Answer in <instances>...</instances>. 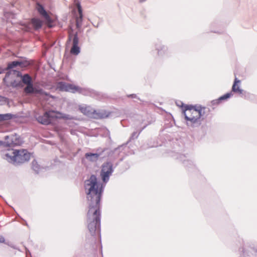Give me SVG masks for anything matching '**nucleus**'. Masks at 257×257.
<instances>
[{
    "label": "nucleus",
    "mask_w": 257,
    "mask_h": 257,
    "mask_svg": "<svg viewBox=\"0 0 257 257\" xmlns=\"http://www.w3.org/2000/svg\"><path fill=\"white\" fill-rule=\"evenodd\" d=\"M9 102V99L6 97L0 95V105H4Z\"/></svg>",
    "instance_id": "nucleus-30"
},
{
    "label": "nucleus",
    "mask_w": 257,
    "mask_h": 257,
    "mask_svg": "<svg viewBox=\"0 0 257 257\" xmlns=\"http://www.w3.org/2000/svg\"><path fill=\"white\" fill-rule=\"evenodd\" d=\"M77 8L79 14V16L76 18V26L78 29L81 28L83 19L82 9L80 3L77 4Z\"/></svg>",
    "instance_id": "nucleus-14"
},
{
    "label": "nucleus",
    "mask_w": 257,
    "mask_h": 257,
    "mask_svg": "<svg viewBox=\"0 0 257 257\" xmlns=\"http://www.w3.org/2000/svg\"><path fill=\"white\" fill-rule=\"evenodd\" d=\"M93 26L96 27V28H98V24H97L96 25H93Z\"/></svg>",
    "instance_id": "nucleus-46"
},
{
    "label": "nucleus",
    "mask_w": 257,
    "mask_h": 257,
    "mask_svg": "<svg viewBox=\"0 0 257 257\" xmlns=\"http://www.w3.org/2000/svg\"><path fill=\"white\" fill-rule=\"evenodd\" d=\"M26 85L24 90V92L27 94H33V90L35 87L33 82Z\"/></svg>",
    "instance_id": "nucleus-24"
},
{
    "label": "nucleus",
    "mask_w": 257,
    "mask_h": 257,
    "mask_svg": "<svg viewBox=\"0 0 257 257\" xmlns=\"http://www.w3.org/2000/svg\"><path fill=\"white\" fill-rule=\"evenodd\" d=\"M31 23L36 31L40 29L43 25V21L39 18H33L31 20Z\"/></svg>",
    "instance_id": "nucleus-17"
},
{
    "label": "nucleus",
    "mask_w": 257,
    "mask_h": 257,
    "mask_svg": "<svg viewBox=\"0 0 257 257\" xmlns=\"http://www.w3.org/2000/svg\"><path fill=\"white\" fill-rule=\"evenodd\" d=\"M6 70H7L6 68H0V74L3 73Z\"/></svg>",
    "instance_id": "nucleus-43"
},
{
    "label": "nucleus",
    "mask_w": 257,
    "mask_h": 257,
    "mask_svg": "<svg viewBox=\"0 0 257 257\" xmlns=\"http://www.w3.org/2000/svg\"><path fill=\"white\" fill-rule=\"evenodd\" d=\"M84 189L86 195L88 210L87 214V228L92 236V240L96 241L95 235L100 238L101 226L100 200L104 188L97 177L91 175L84 182Z\"/></svg>",
    "instance_id": "nucleus-1"
},
{
    "label": "nucleus",
    "mask_w": 257,
    "mask_h": 257,
    "mask_svg": "<svg viewBox=\"0 0 257 257\" xmlns=\"http://www.w3.org/2000/svg\"><path fill=\"white\" fill-rule=\"evenodd\" d=\"M0 243H5V238L2 235H0Z\"/></svg>",
    "instance_id": "nucleus-37"
},
{
    "label": "nucleus",
    "mask_w": 257,
    "mask_h": 257,
    "mask_svg": "<svg viewBox=\"0 0 257 257\" xmlns=\"http://www.w3.org/2000/svg\"><path fill=\"white\" fill-rule=\"evenodd\" d=\"M11 85L13 88H17L19 87H22L23 85L22 84V81L17 80H14L11 83Z\"/></svg>",
    "instance_id": "nucleus-28"
},
{
    "label": "nucleus",
    "mask_w": 257,
    "mask_h": 257,
    "mask_svg": "<svg viewBox=\"0 0 257 257\" xmlns=\"http://www.w3.org/2000/svg\"><path fill=\"white\" fill-rule=\"evenodd\" d=\"M4 140V141L0 140V147L8 149L9 150L15 146L20 145L22 143L21 138L16 133L6 136Z\"/></svg>",
    "instance_id": "nucleus-4"
},
{
    "label": "nucleus",
    "mask_w": 257,
    "mask_h": 257,
    "mask_svg": "<svg viewBox=\"0 0 257 257\" xmlns=\"http://www.w3.org/2000/svg\"><path fill=\"white\" fill-rule=\"evenodd\" d=\"M77 92L84 95H88L90 93V91L88 89L81 88L79 86H76L75 88V93Z\"/></svg>",
    "instance_id": "nucleus-21"
},
{
    "label": "nucleus",
    "mask_w": 257,
    "mask_h": 257,
    "mask_svg": "<svg viewBox=\"0 0 257 257\" xmlns=\"http://www.w3.org/2000/svg\"><path fill=\"white\" fill-rule=\"evenodd\" d=\"M79 109L84 115L92 117L93 111L90 110V107H80Z\"/></svg>",
    "instance_id": "nucleus-22"
},
{
    "label": "nucleus",
    "mask_w": 257,
    "mask_h": 257,
    "mask_svg": "<svg viewBox=\"0 0 257 257\" xmlns=\"http://www.w3.org/2000/svg\"><path fill=\"white\" fill-rule=\"evenodd\" d=\"M240 81L238 80L236 78H235L232 87V91L234 92H238L240 95H241V96L243 97V93L244 94V97H246V94H248V93H246L245 91L241 88L239 86L236 87V85L238 83H240Z\"/></svg>",
    "instance_id": "nucleus-15"
},
{
    "label": "nucleus",
    "mask_w": 257,
    "mask_h": 257,
    "mask_svg": "<svg viewBox=\"0 0 257 257\" xmlns=\"http://www.w3.org/2000/svg\"><path fill=\"white\" fill-rule=\"evenodd\" d=\"M47 112H49V119H50L51 121H52V119H55V117L56 116V114L54 115L52 114L53 113H55V110H50L47 111Z\"/></svg>",
    "instance_id": "nucleus-31"
},
{
    "label": "nucleus",
    "mask_w": 257,
    "mask_h": 257,
    "mask_svg": "<svg viewBox=\"0 0 257 257\" xmlns=\"http://www.w3.org/2000/svg\"><path fill=\"white\" fill-rule=\"evenodd\" d=\"M218 100H220L221 101L222 100H226V99L224 97V95H223L222 96H220V97L218 98Z\"/></svg>",
    "instance_id": "nucleus-40"
},
{
    "label": "nucleus",
    "mask_w": 257,
    "mask_h": 257,
    "mask_svg": "<svg viewBox=\"0 0 257 257\" xmlns=\"http://www.w3.org/2000/svg\"><path fill=\"white\" fill-rule=\"evenodd\" d=\"M25 249H26V252L27 254H28V252H29V253L30 254V251L26 247H25Z\"/></svg>",
    "instance_id": "nucleus-44"
},
{
    "label": "nucleus",
    "mask_w": 257,
    "mask_h": 257,
    "mask_svg": "<svg viewBox=\"0 0 257 257\" xmlns=\"http://www.w3.org/2000/svg\"><path fill=\"white\" fill-rule=\"evenodd\" d=\"M155 46L158 56L163 57L168 55L169 52L167 47L162 44L161 42L158 41L155 43Z\"/></svg>",
    "instance_id": "nucleus-11"
},
{
    "label": "nucleus",
    "mask_w": 257,
    "mask_h": 257,
    "mask_svg": "<svg viewBox=\"0 0 257 257\" xmlns=\"http://www.w3.org/2000/svg\"><path fill=\"white\" fill-rule=\"evenodd\" d=\"M108 114L104 110H99L97 111L93 110L92 117L95 119H101L106 118L108 117Z\"/></svg>",
    "instance_id": "nucleus-16"
},
{
    "label": "nucleus",
    "mask_w": 257,
    "mask_h": 257,
    "mask_svg": "<svg viewBox=\"0 0 257 257\" xmlns=\"http://www.w3.org/2000/svg\"><path fill=\"white\" fill-rule=\"evenodd\" d=\"M18 66L23 67L24 66V63L21 61H14L11 62H9L8 64L7 67L6 68L7 70H10L14 68H15Z\"/></svg>",
    "instance_id": "nucleus-20"
},
{
    "label": "nucleus",
    "mask_w": 257,
    "mask_h": 257,
    "mask_svg": "<svg viewBox=\"0 0 257 257\" xmlns=\"http://www.w3.org/2000/svg\"><path fill=\"white\" fill-rule=\"evenodd\" d=\"M14 116L13 114L9 113L0 114V121L10 120L14 117Z\"/></svg>",
    "instance_id": "nucleus-25"
},
{
    "label": "nucleus",
    "mask_w": 257,
    "mask_h": 257,
    "mask_svg": "<svg viewBox=\"0 0 257 257\" xmlns=\"http://www.w3.org/2000/svg\"><path fill=\"white\" fill-rule=\"evenodd\" d=\"M36 8L39 14L44 18L48 27H52L53 21L48 15L44 7L40 4L37 3Z\"/></svg>",
    "instance_id": "nucleus-9"
},
{
    "label": "nucleus",
    "mask_w": 257,
    "mask_h": 257,
    "mask_svg": "<svg viewBox=\"0 0 257 257\" xmlns=\"http://www.w3.org/2000/svg\"><path fill=\"white\" fill-rule=\"evenodd\" d=\"M121 147V146H119L113 150L107 148L102 149L103 155H105L106 156L105 158H107L109 160L108 161L111 162L117 159L120 153L119 148Z\"/></svg>",
    "instance_id": "nucleus-7"
},
{
    "label": "nucleus",
    "mask_w": 257,
    "mask_h": 257,
    "mask_svg": "<svg viewBox=\"0 0 257 257\" xmlns=\"http://www.w3.org/2000/svg\"><path fill=\"white\" fill-rule=\"evenodd\" d=\"M205 109V107H202L201 106H193L192 105H185L184 106V109H183V113L184 114V112H186V111L188 110L192 114H194V109H201L204 111Z\"/></svg>",
    "instance_id": "nucleus-19"
},
{
    "label": "nucleus",
    "mask_w": 257,
    "mask_h": 257,
    "mask_svg": "<svg viewBox=\"0 0 257 257\" xmlns=\"http://www.w3.org/2000/svg\"><path fill=\"white\" fill-rule=\"evenodd\" d=\"M106 156L103 155L102 148H98L96 150V153H87L85 154V158L90 162H97L99 159H103L105 158Z\"/></svg>",
    "instance_id": "nucleus-8"
},
{
    "label": "nucleus",
    "mask_w": 257,
    "mask_h": 257,
    "mask_svg": "<svg viewBox=\"0 0 257 257\" xmlns=\"http://www.w3.org/2000/svg\"><path fill=\"white\" fill-rule=\"evenodd\" d=\"M127 97H130V98H136L139 100H140L141 101H143L140 97H139L137 94H128V95H127Z\"/></svg>",
    "instance_id": "nucleus-33"
},
{
    "label": "nucleus",
    "mask_w": 257,
    "mask_h": 257,
    "mask_svg": "<svg viewBox=\"0 0 257 257\" xmlns=\"http://www.w3.org/2000/svg\"><path fill=\"white\" fill-rule=\"evenodd\" d=\"M224 97L226 99L229 98V97H231V96L232 95V94L231 92H229V93H227L223 95Z\"/></svg>",
    "instance_id": "nucleus-36"
},
{
    "label": "nucleus",
    "mask_w": 257,
    "mask_h": 257,
    "mask_svg": "<svg viewBox=\"0 0 257 257\" xmlns=\"http://www.w3.org/2000/svg\"><path fill=\"white\" fill-rule=\"evenodd\" d=\"M31 154L26 149L13 150L10 153H4L2 157L15 166L22 165L30 159Z\"/></svg>",
    "instance_id": "nucleus-2"
},
{
    "label": "nucleus",
    "mask_w": 257,
    "mask_h": 257,
    "mask_svg": "<svg viewBox=\"0 0 257 257\" xmlns=\"http://www.w3.org/2000/svg\"><path fill=\"white\" fill-rule=\"evenodd\" d=\"M37 121L43 125H49L51 123L50 119H49V112H45L42 115H39L36 117Z\"/></svg>",
    "instance_id": "nucleus-13"
},
{
    "label": "nucleus",
    "mask_w": 257,
    "mask_h": 257,
    "mask_svg": "<svg viewBox=\"0 0 257 257\" xmlns=\"http://www.w3.org/2000/svg\"><path fill=\"white\" fill-rule=\"evenodd\" d=\"M179 102L180 103H177V105L178 106L183 107L184 106V104L181 101H180Z\"/></svg>",
    "instance_id": "nucleus-42"
},
{
    "label": "nucleus",
    "mask_w": 257,
    "mask_h": 257,
    "mask_svg": "<svg viewBox=\"0 0 257 257\" xmlns=\"http://www.w3.org/2000/svg\"><path fill=\"white\" fill-rule=\"evenodd\" d=\"M194 114L191 115L190 116L187 115L184 112L185 119L187 121V125L192 127H196L199 126L202 123L201 117L205 113L204 110L201 109H194Z\"/></svg>",
    "instance_id": "nucleus-3"
},
{
    "label": "nucleus",
    "mask_w": 257,
    "mask_h": 257,
    "mask_svg": "<svg viewBox=\"0 0 257 257\" xmlns=\"http://www.w3.org/2000/svg\"><path fill=\"white\" fill-rule=\"evenodd\" d=\"M71 41H72V47L70 52L72 54L77 55L80 52V48L78 46L79 38L77 32L73 35L71 33H69L67 43H70Z\"/></svg>",
    "instance_id": "nucleus-6"
},
{
    "label": "nucleus",
    "mask_w": 257,
    "mask_h": 257,
    "mask_svg": "<svg viewBox=\"0 0 257 257\" xmlns=\"http://www.w3.org/2000/svg\"><path fill=\"white\" fill-rule=\"evenodd\" d=\"M55 113L56 116H55V119H63L65 120H72L74 119V117L73 116L68 114L63 113L60 111L55 110Z\"/></svg>",
    "instance_id": "nucleus-18"
},
{
    "label": "nucleus",
    "mask_w": 257,
    "mask_h": 257,
    "mask_svg": "<svg viewBox=\"0 0 257 257\" xmlns=\"http://www.w3.org/2000/svg\"><path fill=\"white\" fill-rule=\"evenodd\" d=\"M221 101L218 100V99L213 100L211 101V103L212 105H218L220 103Z\"/></svg>",
    "instance_id": "nucleus-34"
},
{
    "label": "nucleus",
    "mask_w": 257,
    "mask_h": 257,
    "mask_svg": "<svg viewBox=\"0 0 257 257\" xmlns=\"http://www.w3.org/2000/svg\"><path fill=\"white\" fill-rule=\"evenodd\" d=\"M179 102L180 103H177V105L178 106L183 107L184 106V104L181 101H180Z\"/></svg>",
    "instance_id": "nucleus-41"
},
{
    "label": "nucleus",
    "mask_w": 257,
    "mask_h": 257,
    "mask_svg": "<svg viewBox=\"0 0 257 257\" xmlns=\"http://www.w3.org/2000/svg\"><path fill=\"white\" fill-rule=\"evenodd\" d=\"M148 124L145 125L139 132V133L137 132H134L131 135V137H130V140H134L138 138L139 136L140 135V133L142 132V131L145 129Z\"/></svg>",
    "instance_id": "nucleus-27"
},
{
    "label": "nucleus",
    "mask_w": 257,
    "mask_h": 257,
    "mask_svg": "<svg viewBox=\"0 0 257 257\" xmlns=\"http://www.w3.org/2000/svg\"><path fill=\"white\" fill-rule=\"evenodd\" d=\"M25 224H26V225L28 226V223H27V222L26 221H25Z\"/></svg>",
    "instance_id": "nucleus-47"
},
{
    "label": "nucleus",
    "mask_w": 257,
    "mask_h": 257,
    "mask_svg": "<svg viewBox=\"0 0 257 257\" xmlns=\"http://www.w3.org/2000/svg\"><path fill=\"white\" fill-rule=\"evenodd\" d=\"M39 87H35L33 90V94H38V91H39Z\"/></svg>",
    "instance_id": "nucleus-39"
},
{
    "label": "nucleus",
    "mask_w": 257,
    "mask_h": 257,
    "mask_svg": "<svg viewBox=\"0 0 257 257\" xmlns=\"http://www.w3.org/2000/svg\"><path fill=\"white\" fill-rule=\"evenodd\" d=\"M177 159L182 162L185 167L192 169H195V166L193 162L189 160L187 156L184 155L179 154L177 157Z\"/></svg>",
    "instance_id": "nucleus-12"
},
{
    "label": "nucleus",
    "mask_w": 257,
    "mask_h": 257,
    "mask_svg": "<svg viewBox=\"0 0 257 257\" xmlns=\"http://www.w3.org/2000/svg\"><path fill=\"white\" fill-rule=\"evenodd\" d=\"M11 74V71H8L6 74L5 78L3 79V81L5 82L7 78H8Z\"/></svg>",
    "instance_id": "nucleus-35"
},
{
    "label": "nucleus",
    "mask_w": 257,
    "mask_h": 257,
    "mask_svg": "<svg viewBox=\"0 0 257 257\" xmlns=\"http://www.w3.org/2000/svg\"><path fill=\"white\" fill-rule=\"evenodd\" d=\"M12 71L13 73L18 77H21L22 78V76H23V75H22V73L19 71L13 70Z\"/></svg>",
    "instance_id": "nucleus-32"
},
{
    "label": "nucleus",
    "mask_w": 257,
    "mask_h": 257,
    "mask_svg": "<svg viewBox=\"0 0 257 257\" xmlns=\"http://www.w3.org/2000/svg\"><path fill=\"white\" fill-rule=\"evenodd\" d=\"M76 85L67 83L64 81H60L57 84V89L60 91L70 92L75 93Z\"/></svg>",
    "instance_id": "nucleus-10"
},
{
    "label": "nucleus",
    "mask_w": 257,
    "mask_h": 257,
    "mask_svg": "<svg viewBox=\"0 0 257 257\" xmlns=\"http://www.w3.org/2000/svg\"><path fill=\"white\" fill-rule=\"evenodd\" d=\"M113 172V164L110 161H107L103 164L101 170L102 180L104 182H107L109 179V177Z\"/></svg>",
    "instance_id": "nucleus-5"
},
{
    "label": "nucleus",
    "mask_w": 257,
    "mask_h": 257,
    "mask_svg": "<svg viewBox=\"0 0 257 257\" xmlns=\"http://www.w3.org/2000/svg\"><path fill=\"white\" fill-rule=\"evenodd\" d=\"M22 84L23 83L25 85L32 83V77L29 74H25L22 78Z\"/></svg>",
    "instance_id": "nucleus-23"
},
{
    "label": "nucleus",
    "mask_w": 257,
    "mask_h": 257,
    "mask_svg": "<svg viewBox=\"0 0 257 257\" xmlns=\"http://www.w3.org/2000/svg\"><path fill=\"white\" fill-rule=\"evenodd\" d=\"M32 169L34 170V171L36 174H38L39 173L40 170L41 169V167L38 164V163L36 160H34L32 162Z\"/></svg>",
    "instance_id": "nucleus-26"
},
{
    "label": "nucleus",
    "mask_w": 257,
    "mask_h": 257,
    "mask_svg": "<svg viewBox=\"0 0 257 257\" xmlns=\"http://www.w3.org/2000/svg\"><path fill=\"white\" fill-rule=\"evenodd\" d=\"M5 244H7L8 245L11 246V247L13 248H16V247H15L14 245H13L12 243H11V242H6L5 241Z\"/></svg>",
    "instance_id": "nucleus-38"
},
{
    "label": "nucleus",
    "mask_w": 257,
    "mask_h": 257,
    "mask_svg": "<svg viewBox=\"0 0 257 257\" xmlns=\"http://www.w3.org/2000/svg\"><path fill=\"white\" fill-rule=\"evenodd\" d=\"M146 1H147V0H139V2H140V3H143V2H144Z\"/></svg>",
    "instance_id": "nucleus-45"
},
{
    "label": "nucleus",
    "mask_w": 257,
    "mask_h": 257,
    "mask_svg": "<svg viewBox=\"0 0 257 257\" xmlns=\"http://www.w3.org/2000/svg\"><path fill=\"white\" fill-rule=\"evenodd\" d=\"M38 94H40L41 95H45L47 96H49L51 98L54 97V96L53 95H51L48 92L44 91V89L41 88H39V91H38Z\"/></svg>",
    "instance_id": "nucleus-29"
}]
</instances>
